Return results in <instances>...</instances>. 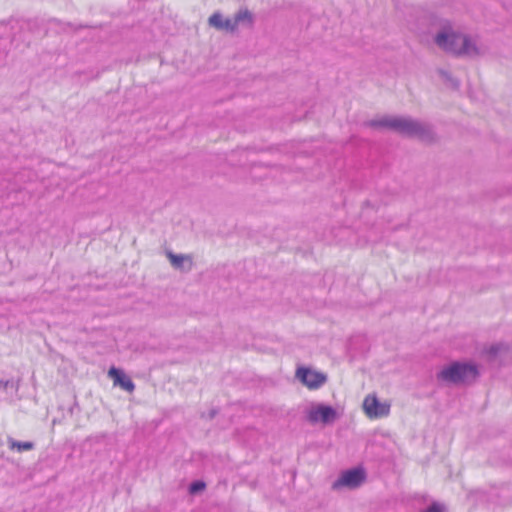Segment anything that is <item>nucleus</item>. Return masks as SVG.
<instances>
[{"mask_svg": "<svg viewBox=\"0 0 512 512\" xmlns=\"http://www.w3.org/2000/svg\"><path fill=\"white\" fill-rule=\"evenodd\" d=\"M434 43L446 53L456 56L478 57L483 53L474 38L456 30L446 19L441 20L440 30L434 36Z\"/></svg>", "mask_w": 512, "mask_h": 512, "instance_id": "obj_1", "label": "nucleus"}, {"mask_svg": "<svg viewBox=\"0 0 512 512\" xmlns=\"http://www.w3.org/2000/svg\"><path fill=\"white\" fill-rule=\"evenodd\" d=\"M478 376L476 366L471 364L453 363L439 373V378L452 383H466Z\"/></svg>", "mask_w": 512, "mask_h": 512, "instance_id": "obj_2", "label": "nucleus"}, {"mask_svg": "<svg viewBox=\"0 0 512 512\" xmlns=\"http://www.w3.org/2000/svg\"><path fill=\"white\" fill-rule=\"evenodd\" d=\"M368 126L375 128H423L424 124L410 116L378 115L371 119Z\"/></svg>", "mask_w": 512, "mask_h": 512, "instance_id": "obj_3", "label": "nucleus"}, {"mask_svg": "<svg viewBox=\"0 0 512 512\" xmlns=\"http://www.w3.org/2000/svg\"><path fill=\"white\" fill-rule=\"evenodd\" d=\"M391 404L388 401H379L375 394L367 395L362 404L363 411L369 419L387 417L390 413Z\"/></svg>", "mask_w": 512, "mask_h": 512, "instance_id": "obj_4", "label": "nucleus"}, {"mask_svg": "<svg viewBox=\"0 0 512 512\" xmlns=\"http://www.w3.org/2000/svg\"><path fill=\"white\" fill-rule=\"evenodd\" d=\"M339 414L336 409L325 404H316L307 411V421L311 424L323 425L333 423Z\"/></svg>", "mask_w": 512, "mask_h": 512, "instance_id": "obj_5", "label": "nucleus"}, {"mask_svg": "<svg viewBox=\"0 0 512 512\" xmlns=\"http://www.w3.org/2000/svg\"><path fill=\"white\" fill-rule=\"evenodd\" d=\"M365 480V472L362 468L348 470L334 483V488L346 486L356 488Z\"/></svg>", "mask_w": 512, "mask_h": 512, "instance_id": "obj_6", "label": "nucleus"}, {"mask_svg": "<svg viewBox=\"0 0 512 512\" xmlns=\"http://www.w3.org/2000/svg\"><path fill=\"white\" fill-rule=\"evenodd\" d=\"M296 375L309 389H317L326 381L323 373L307 368L297 369Z\"/></svg>", "mask_w": 512, "mask_h": 512, "instance_id": "obj_7", "label": "nucleus"}, {"mask_svg": "<svg viewBox=\"0 0 512 512\" xmlns=\"http://www.w3.org/2000/svg\"><path fill=\"white\" fill-rule=\"evenodd\" d=\"M108 376L113 380L114 386H119L123 390L132 393L135 389L133 381L126 376L121 370L111 367L108 371Z\"/></svg>", "mask_w": 512, "mask_h": 512, "instance_id": "obj_8", "label": "nucleus"}, {"mask_svg": "<svg viewBox=\"0 0 512 512\" xmlns=\"http://www.w3.org/2000/svg\"><path fill=\"white\" fill-rule=\"evenodd\" d=\"M208 23L211 27L217 30H224L227 32H235V26L233 25L232 19L227 18L224 19L223 15L220 12L213 13L209 19Z\"/></svg>", "mask_w": 512, "mask_h": 512, "instance_id": "obj_9", "label": "nucleus"}, {"mask_svg": "<svg viewBox=\"0 0 512 512\" xmlns=\"http://www.w3.org/2000/svg\"><path fill=\"white\" fill-rule=\"evenodd\" d=\"M231 19H232L233 25L235 26V31L237 30L238 26L241 23H247L249 25H251L253 23V15L247 9L239 10L234 15V17Z\"/></svg>", "mask_w": 512, "mask_h": 512, "instance_id": "obj_10", "label": "nucleus"}, {"mask_svg": "<svg viewBox=\"0 0 512 512\" xmlns=\"http://www.w3.org/2000/svg\"><path fill=\"white\" fill-rule=\"evenodd\" d=\"M9 447H10V449L17 450L19 452L29 451V450L33 449V443L19 442V441L11 440V441H9Z\"/></svg>", "mask_w": 512, "mask_h": 512, "instance_id": "obj_11", "label": "nucleus"}, {"mask_svg": "<svg viewBox=\"0 0 512 512\" xmlns=\"http://www.w3.org/2000/svg\"><path fill=\"white\" fill-rule=\"evenodd\" d=\"M169 259L171 261V264L177 268H181L184 262H189V264H191V259L188 256H177L169 254Z\"/></svg>", "mask_w": 512, "mask_h": 512, "instance_id": "obj_12", "label": "nucleus"}, {"mask_svg": "<svg viewBox=\"0 0 512 512\" xmlns=\"http://www.w3.org/2000/svg\"><path fill=\"white\" fill-rule=\"evenodd\" d=\"M206 487L205 483L202 481H195L190 485L189 491L191 494L197 493L199 491L204 490Z\"/></svg>", "mask_w": 512, "mask_h": 512, "instance_id": "obj_13", "label": "nucleus"}, {"mask_svg": "<svg viewBox=\"0 0 512 512\" xmlns=\"http://www.w3.org/2000/svg\"><path fill=\"white\" fill-rule=\"evenodd\" d=\"M440 75L446 79V80H449L452 82V84L454 85V87H458L459 86V83L458 81L452 79L451 75L447 72V71H440Z\"/></svg>", "mask_w": 512, "mask_h": 512, "instance_id": "obj_14", "label": "nucleus"}]
</instances>
